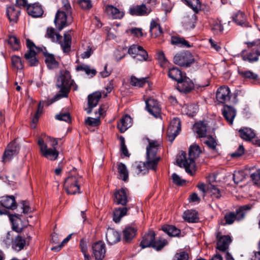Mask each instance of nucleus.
Returning a JSON list of instances; mask_svg holds the SVG:
<instances>
[{
	"instance_id": "2f4dec72",
	"label": "nucleus",
	"mask_w": 260,
	"mask_h": 260,
	"mask_svg": "<svg viewBox=\"0 0 260 260\" xmlns=\"http://www.w3.org/2000/svg\"><path fill=\"white\" fill-rule=\"evenodd\" d=\"M197 16L195 14H190L184 16L183 18L182 23L186 29H192L195 26Z\"/></svg>"
},
{
	"instance_id": "69168bd1",
	"label": "nucleus",
	"mask_w": 260,
	"mask_h": 260,
	"mask_svg": "<svg viewBox=\"0 0 260 260\" xmlns=\"http://www.w3.org/2000/svg\"><path fill=\"white\" fill-rule=\"evenodd\" d=\"M104 12L109 19H114V6L112 5H106Z\"/></svg>"
},
{
	"instance_id": "338daca9",
	"label": "nucleus",
	"mask_w": 260,
	"mask_h": 260,
	"mask_svg": "<svg viewBox=\"0 0 260 260\" xmlns=\"http://www.w3.org/2000/svg\"><path fill=\"white\" fill-rule=\"evenodd\" d=\"M172 178L173 182L178 186L183 185L186 182L185 180L181 179L180 177L176 173L172 174Z\"/></svg>"
},
{
	"instance_id": "c03bdc74",
	"label": "nucleus",
	"mask_w": 260,
	"mask_h": 260,
	"mask_svg": "<svg viewBox=\"0 0 260 260\" xmlns=\"http://www.w3.org/2000/svg\"><path fill=\"white\" fill-rule=\"evenodd\" d=\"M162 230L169 236L172 237L178 236L181 233L180 230L172 225H165L162 227Z\"/></svg>"
},
{
	"instance_id": "864d4df0",
	"label": "nucleus",
	"mask_w": 260,
	"mask_h": 260,
	"mask_svg": "<svg viewBox=\"0 0 260 260\" xmlns=\"http://www.w3.org/2000/svg\"><path fill=\"white\" fill-rule=\"evenodd\" d=\"M55 118L59 121H64L68 123L71 122V117L69 112H60L56 115Z\"/></svg>"
},
{
	"instance_id": "a211bd4d",
	"label": "nucleus",
	"mask_w": 260,
	"mask_h": 260,
	"mask_svg": "<svg viewBox=\"0 0 260 260\" xmlns=\"http://www.w3.org/2000/svg\"><path fill=\"white\" fill-rule=\"evenodd\" d=\"M176 88L180 92L187 93L193 89L194 84L188 77L185 76L177 82Z\"/></svg>"
},
{
	"instance_id": "2eb2a0df",
	"label": "nucleus",
	"mask_w": 260,
	"mask_h": 260,
	"mask_svg": "<svg viewBox=\"0 0 260 260\" xmlns=\"http://www.w3.org/2000/svg\"><path fill=\"white\" fill-rule=\"evenodd\" d=\"M146 107L148 112L156 118L160 115L161 109L158 102L152 98H149L146 101Z\"/></svg>"
},
{
	"instance_id": "1a4fd4ad",
	"label": "nucleus",
	"mask_w": 260,
	"mask_h": 260,
	"mask_svg": "<svg viewBox=\"0 0 260 260\" xmlns=\"http://www.w3.org/2000/svg\"><path fill=\"white\" fill-rule=\"evenodd\" d=\"M20 146L17 142L16 140L11 142L7 146L2 156V161L4 162L10 161L19 152Z\"/></svg>"
},
{
	"instance_id": "de8ad7c7",
	"label": "nucleus",
	"mask_w": 260,
	"mask_h": 260,
	"mask_svg": "<svg viewBox=\"0 0 260 260\" xmlns=\"http://www.w3.org/2000/svg\"><path fill=\"white\" fill-rule=\"evenodd\" d=\"M58 88H60V94H57L53 98L51 99V102L50 103H47V105H50L57 100H58L60 98L62 97H67L69 92L68 88L71 86H57Z\"/></svg>"
},
{
	"instance_id": "7c9ffc66",
	"label": "nucleus",
	"mask_w": 260,
	"mask_h": 260,
	"mask_svg": "<svg viewBox=\"0 0 260 260\" xmlns=\"http://www.w3.org/2000/svg\"><path fill=\"white\" fill-rule=\"evenodd\" d=\"M132 119L128 115L123 116L117 122V127L120 133L124 132L132 125Z\"/></svg>"
},
{
	"instance_id": "f3484780",
	"label": "nucleus",
	"mask_w": 260,
	"mask_h": 260,
	"mask_svg": "<svg viewBox=\"0 0 260 260\" xmlns=\"http://www.w3.org/2000/svg\"><path fill=\"white\" fill-rule=\"evenodd\" d=\"M231 91L227 86H221L219 87L216 92V99L219 103L224 104L230 100Z\"/></svg>"
},
{
	"instance_id": "6e6d98bb",
	"label": "nucleus",
	"mask_w": 260,
	"mask_h": 260,
	"mask_svg": "<svg viewBox=\"0 0 260 260\" xmlns=\"http://www.w3.org/2000/svg\"><path fill=\"white\" fill-rule=\"evenodd\" d=\"M189 255L187 252L183 250L178 251L173 256V260H188Z\"/></svg>"
},
{
	"instance_id": "9d476101",
	"label": "nucleus",
	"mask_w": 260,
	"mask_h": 260,
	"mask_svg": "<svg viewBox=\"0 0 260 260\" xmlns=\"http://www.w3.org/2000/svg\"><path fill=\"white\" fill-rule=\"evenodd\" d=\"M181 129V124L180 119L174 117L170 122L167 130V136L170 142H172L179 134Z\"/></svg>"
},
{
	"instance_id": "6e6552de",
	"label": "nucleus",
	"mask_w": 260,
	"mask_h": 260,
	"mask_svg": "<svg viewBox=\"0 0 260 260\" xmlns=\"http://www.w3.org/2000/svg\"><path fill=\"white\" fill-rule=\"evenodd\" d=\"M194 61L193 56L188 51L177 53L174 57V63L181 67H189Z\"/></svg>"
},
{
	"instance_id": "72a5a7b5",
	"label": "nucleus",
	"mask_w": 260,
	"mask_h": 260,
	"mask_svg": "<svg viewBox=\"0 0 260 260\" xmlns=\"http://www.w3.org/2000/svg\"><path fill=\"white\" fill-rule=\"evenodd\" d=\"M149 32L154 38L160 36L162 34V29L156 20L152 19L150 22Z\"/></svg>"
},
{
	"instance_id": "e433bc0d",
	"label": "nucleus",
	"mask_w": 260,
	"mask_h": 260,
	"mask_svg": "<svg viewBox=\"0 0 260 260\" xmlns=\"http://www.w3.org/2000/svg\"><path fill=\"white\" fill-rule=\"evenodd\" d=\"M36 51H27L24 54V58L30 67H36L39 64V60L36 57Z\"/></svg>"
},
{
	"instance_id": "79ce46f5",
	"label": "nucleus",
	"mask_w": 260,
	"mask_h": 260,
	"mask_svg": "<svg viewBox=\"0 0 260 260\" xmlns=\"http://www.w3.org/2000/svg\"><path fill=\"white\" fill-rule=\"evenodd\" d=\"M26 244V240L20 236L15 237L12 243V248L17 251H20L23 249Z\"/></svg>"
},
{
	"instance_id": "aec40b11",
	"label": "nucleus",
	"mask_w": 260,
	"mask_h": 260,
	"mask_svg": "<svg viewBox=\"0 0 260 260\" xmlns=\"http://www.w3.org/2000/svg\"><path fill=\"white\" fill-rule=\"evenodd\" d=\"M102 97V93L95 91L88 96V107L85 109L87 114L92 112L93 108L96 107Z\"/></svg>"
},
{
	"instance_id": "f8f14e48",
	"label": "nucleus",
	"mask_w": 260,
	"mask_h": 260,
	"mask_svg": "<svg viewBox=\"0 0 260 260\" xmlns=\"http://www.w3.org/2000/svg\"><path fill=\"white\" fill-rule=\"evenodd\" d=\"M106 253V246L104 242L99 241L92 245V256L95 260H103Z\"/></svg>"
},
{
	"instance_id": "9b49d317",
	"label": "nucleus",
	"mask_w": 260,
	"mask_h": 260,
	"mask_svg": "<svg viewBox=\"0 0 260 260\" xmlns=\"http://www.w3.org/2000/svg\"><path fill=\"white\" fill-rule=\"evenodd\" d=\"M215 236L217 240L216 248L220 251H225L232 242L231 237L229 235H222L218 230L216 232Z\"/></svg>"
},
{
	"instance_id": "8fccbe9b",
	"label": "nucleus",
	"mask_w": 260,
	"mask_h": 260,
	"mask_svg": "<svg viewBox=\"0 0 260 260\" xmlns=\"http://www.w3.org/2000/svg\"><path fill=\"white\" fill-rule=\"evenodd\" d=\"M184 1L195 13H198L201 10V4L199 0H184Z\"/></svg>"
},
{
	"instance_id": "49530a36",
	"label": "nucleus",
	"mask_w": 260,
	"mask_h": 260,
	"mask_svg": "<svg viewBox=\"0 0 260 260\" xmlns=\"http://www.w3.org/2000/svg\"><path fill=\"white\" fill-rule=\"evenodd\" d=\"M51 102V99L47 100L46 101L40 102V103L38 105V109L36 111L35 115L34 116L32 119V122L35 125L37 124L38 122L40 116L41 114L42 113L43 109L44 107V106H48L49 105H47V103H50Z\"/></svg>"
},
{
	"instance_id": "412c9836",
	"label": "nucleus",
	"mask_w": 260,
	"mask_h": 260,
	"mask_svg": "<svg viewBox=\"0 0 260 260\" xmlns=\"http://www.w3.org/2000/svg\"><path fill=\"white\" fill-rule=\"evenodd\" d=\"M241 55L243 60L250 63L257 61L260 56L254 50L249 48L247 50H243Z\"/></svg>"
},
{
	"instance_id": "13d9d810",
	"label": "nucleus",
	"mask_w": 260,
	"mask_h": 260,
	"mask_svg": "<svg viewBox=\"0 0 260 260\" xmlns=\"http://www.w3.org/2000/svg\"><path fill=\"white\" fill-rule=\"evenodd\" d=\"M247 47L252 48L260 55V39L246 43Z\"/></svg>"
},
{
	"instance_id": "ddd939ff",
	"label": "nucleus",
	"mask_w": 260,
	"mask_h": 260,
	"mask_svg": "<svg viewBox=\"0 0 260 260\" xmlns=\"http://www.w3.org/2000/svg\"><path fill=\"white\" fill-rule=\"evenodd\" d=\"M127 53L133 58H137L141 61L146 60L148 54L143 47L138 45H133L129 47Z\"/></svg>"
},
{
	"instance_id": "4be33fe9",
	"label": "nucleus",
	"mask_w": 260,
	"mask_h": 260,
	"mask_svg": "<svg viewBox=\"0 0 260 260\" xmlns=\"http://www.w3.org/2000/svg\"><path fill=\"white\" fill-rule=\"evenodd\" d=\"M155 239V234L153 231H149L143 237L140 246L142 249L151 247Z\"/></svg>"
},
{
	"instance_id": "0eeeda50",
	"label": "nucleus",
	"mask_w": 260,
	"mask_h": 260,
	"mask_svg": "<svg viewBox=\"0 0 260 260\" xmlns=\"http://www.w3.org/2000/svg\"><path fill=\"white\" fill-rule=\"evenodd\" d=\"M67 15L64 11L60 10H58L55 14L54 23L59 31L69 26L73 21V18L70 17L68 18Z\"/></svg>"
},
{
	"instance_id": "a18cd8bd",
	"label": "nucleus",
	"mask_w": 260,
	"mask_h": 260,
	"mask_svg": "<svg viewBox=\"0 0 260 260\" xmlns=\"http://www.w3.org/2000/svg\"><path fill=\"white\" fill-rule=\"evenodd\" d=\"M171 43L173 45H175L181 47L190 48L192 46V45H190L189 42L185 40L183 38L177 36L172 37Z\"/></svg>"
},
{
	"instance_id": "f704fd0d",
	"label": "nucleus",
	"mask_w": 260,
	"mask_h": 260,
	"mask_svg": "<svg viewBox=\"0 0 260 260\" xmlns=\"http://www.w3.org/2000/svg\"><path fill=\"white\" fill-rule=\"evenodd\" d=\"M183 218L190 223H196L199 220L198 213L195 210H187L184 211Z\"/></svg>"
},
{
	"instance_id": "4c0bfd02",
	"label": "nucleus",
	"mask_w": 260,
	"mask_h": 260,
	"mask_svg": "<svg viewBox=\"0 0 260 260\" xmlns=\"http://www.w3.org/2000/svg\"><path fill=\"white\" fill-rule=\"evenodd\" d=\"M240 137L247 141H249L254 138L255 134L251 128L244 127L239 130Z\"/></svg>"
},
{
	"instance_id": "bf43d9fd",
	"label": "nucleus",
	"mask_w": 260,
	"mask_h": 260,
	"mask_svg": "<svg viewBox=\"0 0 260 260\" xmlns=\"http://www.w3.org/2000/svg\"><path fill=\"white\" fill-rule=\"evenodd\" d=\"M244 173L243 171H235L233 174V180L236 184H238L245 179Z\"/></svg>"
},
{
	"instance_id": "a878e982",
	"label": "nucleus",
	"mask_w": 260,
	"mask_h": 260,
	"mask_svg": "<svg viewBox=\"0 0 260 260\" xmlns=\"http://www.w3.org/2000/svg\"><path fill=\"white\" fill-rule=\"evenodd\" d=\"M233 20L237 24L243 27H248L247 16L244 12L239 11L234 13L232 16Z\"/></svg>"
},
{
	"instance_id": "f03ea898",
	"label": "nucleus",
	"mask_w": 260,
	"mask_h": 260,
	"mask_svg": "<svg viewBox=\"0 0 260 260\" xmlns=\"http://www.w3.org/2000/svg\"><path fill=\"white\" fill-rule=\"evenodd\" d=\"M201 152V148L198 145H192L189 148L188 158H186L185 152H182L177 159V162L180 167L184 168L187 173L193 175L192 170L196 166L194 160L199 157Z\"/></svg>"
},
{
	"instance_id": "7ed1b4c3",
	"label": "nucleus",
	"mask_w": 260,
	"mask_h": 260,
	"mask_svg": "<svg viewBox=\"0 0 260 260\" xmlns=\"http://www.w3.org/2000/svg\"><path fill=\"white\" fill-rule=\"evenodd\" d=\"M126 188H122L115 192V199L117 205H122V207L115 208V223H119L121 218L127 215L130 208L125 206L128 202Z\"/></svg>"
},
{
	"instance_id": "774afa93",
	"label": "nucleus",
	"mask_w": 260,
	"mask_h": 260,
	"mask_svg": "<svg viewBox=\"0 0 260 260\" xmlns=\"http://www.w3.org/2000/svg\"><path fill=\"white\" fill-rule=\"evenodd\" d=\"M250 177L254 184L260 185V169L251 174Z\"/></svg>"
},
{
	"instance_id": "6ab92c4d",
	"label": "nucleus",
	"mask_w": 260,
	"mask_h": 260,
	"mask_svg": "<svg viewBox=\"0 0 260 260\" xmlns=\"http://www.w3.org/2000/svg\"><path fill=\"white\" fill-rule=\"evenodd\" d=\"M72 31V29L66 31L63 34V41L62 42V39H60L59 41L57 42V43L60 45L62 51L64 53H68L71 51L72 44L71 32Z\"/></svg>"
},
{
	"instance_id": "20e7f679",
	"label": "nucleus",
	"mask_w": 260,
	"mask_h": 260,
	"mask_svg": "<svg viewBox=\"0 0 260 260\" xmlns=\"http://www.w3.org/2000/svg\"><path fill=\"white\" fill-rule=\"evenodd\" d=\"M57 144L58 142L56 140L54 139L52 144L54 148H48L47 144L45 143L44 140L42 138H39L38 141V144L40 148L42 154L51 160H55L58 156V152L54 147Z\"/></svg>"
},
{
	"instance_id": "39448f33",
	"label": "nucleus",
	"mask_w": 260,
	"mask_h": 260,
	"mask_svg": "<svg viewBox=\"0 0 260 260\" xmlns=\"http://www.w3.org/2000/svg\"><path fill=\"white\" fill-rule=\"evenodd\" d=\"M81 177L74 175L68 176L64 180L63 187L68 194L80 193V185L79 184Z\"/></svg>"
},
{
	"instance_id": "f257e3e1",
	"label": "nucleus",
	"mask_w": 260,
	"mask_h": 260,
	"mask_svg": "<svg viewBox=\"0 0 260 260\" xmlns=\"http://www.w3.org/2000/svg\"><path fill=\"white\" fill-rule=\"evenodd\" d=\"M148 143L146 147V162H136L133 165L135 171L138 175L146 174L150 169L156 171L157 164L160 160V156L157 155L160 147L158 142L148 139Z\"/></svg>"
},
{
	"instance_id": "dca6fc26",
	"label": "nucleus",
	"mask_w": 260,
	"mask_h": 260,
	"mask_svg": "<svg viewBox=\"0 0 260 260\" xmlns=\"http://www.w3.org/2000/svg\"><path fill=\"white\" fill-rule=\"evenodd\" d=\"M117 178L124 182L129 180V171L126 165L120 161L116 162Z\"/></svg>"
},
{
	"instance_id": "423d86ee",
	"label": "nucleus",
	"mask_w": 260,
	"mask_h": 260,
	"mask_svg": "<svg viewBox=\"0 0 260 260\" xmlns=\"http://www.w3.org/2000/svg\"><path fill=\"white\" fill-rule=\"evenodd\" d=\"M17 206L15 198L14 196L3 197L0 200V215H8L10 210H15Z\"/></svg>"
},
{
	"instance_id": "3c124183",
	"label": "nucleus",
	"mask_w": 260,
	"mask_h": 260,
	"mask_svg": "<svg viewBox=\"0 0 260 260\" xmlns=\"http://www.w3.org/2000/svg\"><path fill=\"white\" fill-rule=\"evenodd\" d=\"M238 74L244 78L252 80H257L258 78L257 75L250 70H239Z\"/></svg>"
},
{
	"instance_id": "0e129e2a",
	"label": "nucleus",
	"mask_w": 260,
	"mask_h": 260,
	"mask_svg": "<svg viewBox=\"0 0 260 260\" xmlns=\"http://www.w3.org/2000/svg\"><path fill=\"white\" fill-rule=\"evenodd\" d=\"M79 247L81 251L84 254V257H85L86 256H90L89 254L87 253L88 248L86 239L82 238L80 240Z\"/></svg>"
},
{
	"instance_id": "a19ab883",
	"label": "nucleus",
	"mask_w": 260,
	"mask_h": 260,
	"mask_svg": "<svg viewBox=\"0 0 260 260\" xmlns=\"http://www.w3.org/2000/svg\"><path fill=\"white\" fill-rule=\"evenodd\" d=\"M21 215L19 214H9V219L12 222V228L13 231L17 233H21L22 231V228L20 227L17 223L18 220L21 221Z\"/></svg>"
},
{
	"instance_id": "4d7b16f0",
	"label": "nucleus",
	"mask_w": 260,
	"mask_h": 260,
	"mask_svg": "<svg viewBox=\"0 0 260 260\" xmlns=\"http://www.w3.org/2000/svg\"><path fill=\"white\" fill-rule=\"evenodd\" d=\"M224 220L225 221V224H232L235 221H237V218L236 217L235 212H230L226 213L224 216Z\"/></svg>"
},
{
	"instance_id": "c9c22d12",
	"label": "nucleus",
	"mask_w": 260,
	"mask_h": 260,
	"mask_svg": "<svg viewBox=\"0 0 260 260\" xmlns=\"http://www.w3.org/2000/svg\"><path fill=\"white\" fill-rule=\"evenodd\" d=\"M168 75L169 78L177 81V82H178L186 76L185 73L183 74L181 70L176 67L169 69Z\"/></svg>"
},
{
	"instance_id": "052dcab7",
	"label": "nucleus",
	"mask_w": 260,
	"mask_h": 260,
	"mask_svg": "<svg viewBox=\"0 0 260 260\" xmlns=\"http://www.w3.org/2000/svg\"><path fill=\"white\" fill-rule=\"evenodd\" d=\"M100 123L99 117L95 118L88 117L85 120V123L90 126H97L100 124Z\"/></svg>"
},
{
	"instance_id": "b1692460",
	"label": "nucleus",
	"mask_w": 260,
	"mask_h": 260,
	"mask_svg": "<svg viewBox=\"0 0 260 260\" xmlns=\"http://www.w3.org/2000/svg\"><path fill=\"white\" fill-rule=\"evenodd\" d=\"M26 10L28 14L34 18L41 17L44 12L42 6L38 3L29 4Z\"/></svg>"
},
{
	"instance_id": "393cba45",
	"label": "nucleus",
	"mask_w": 260,
	"mask_h": 260,
	"mask_svg": "<svg viewBox=\"0 0 260 260\" xmlns=\"http://www.w3.org/2000/svg\"><path fill=\"white\" fill-rule=\"evenodd\" d=\"M118 139L120 142L119 150L117 153L118 155L119 156L120 158H129L131 154L125 145L124 138L121 136H118Z\"/></svg>"
},
{
	"instance_id": "603ef678",
	"label": "nucleus",
	"mask_w": 260,
	"mask_h": 260,
	"mask_svg": "<svg viewBox=\"0 0 260 260\" xmlns=\"http://www.w3.org/2000/svg\"><path fill=\"white\" fill-rule=\"evenodd\" d=\"M147 83L146 78H137L135 76H132L130 80V84L132 86L142 87Z\"/></svg>"
},
{
	"instance_id": "09e8293b",
	"label": "nucleus",
	"mask_w": 260,
	"mask_h": 260,
	"mask_svg": "<svg viewBox=\"0 0 260 260\" xmlns=\"http://www.w3.org/2000/svg\"><path fill=\"white\" fill-rule=\"evenodd\" d=\"M168 241L165 239L154 240L151 248L157 251L161 250L167 245Z\"/></svg>"
},
{
	"instance_id": "58836bf2",
	"label": "nucleus",
	"mask_w": 260,
	"mask_h": 260,
	"mask_svg": "<svg viewBox=\"0 0 260 260\" xmlns=\"http://www.w3.org/2000/svg\"><path fill=\"white\" fill-rule=\"evenodd\" d=\"M45 37L50 39L52 42L57 43L62 39V36L55 32V29L52 27H48L47 29Z\"/></svg>"
},
{
	"instance_id": "c85d7f7f",
	"label": "nucleus",
	"mask_w": 260,
	"mask_h": 260,
	"mask_svg": "<svg viewBox=\"0 0 260 260\" xmlns=\"http://www.w3.org/2000/svg\"><path fill=\"white\" fill-rule=\"evenodd\" d=\"M207 125L206 121L197 122L193 125V131L197 134L199 137L205 138L207 132Z\"/></svg>"
},
{
	"instance_id": "e2e57ef3",
	"label": "nucleus",
	"mask_w": 260,
	"mask_h": 260,
	"mask_svg": "<svg viewBox=\"0 0 260 260\" xmlns=\"http://www.w3.org/2000/svg\"><path fill=\"white\" fill-rule=\"evenodd\" d=\"M204 142L211 149L214 150L216 149L217 143L216 140L212 137H207Z\"/></svg>"
},
{
	"instance_id": "bb28decb",
	"label": "nucleus",
	"mask_w": 260,
	"mask_h": 260,
	"mask_svg": "<svg viewBox=\"0 0 260 260\" xmlns=\"http://www.w3.org/2000/svg\"><path fill=\"white\" fill-rule=\"evenodd\" d=\"M20 13V9L16 6H12L7 7V15L11 22L15 23L18 20Z\"/></svg>"
},
{
	"instance_id": "680f3d73",
	"label": "nucleus",
	"mask_w": 260,
	"mask_h": 260,
	"mask_svg": "<svg viewBox=\"0 0 260 260\" xmlns=\"http://www.w3.org/2000/svg\"><path fill=\"white\" fill-rule=\"evenodd\" d=\"M8 43L15 50H18L20 48L19 41L15 36H10L8 40Z\"/></svg>"
},
{
	"instance_id": "5fc2aeb1",
	"label": "nucleus",
	"mask_w": 260,
	"mask_h": 260,
	"mask_svg": "<svg viewBox=\"0 0 260 260\" xmlns=\"http://www.w3.org/2000/svg\"><path fill=\"white\" fill-rule=\"evenodd\" d=\"M12 64L17 70L23 69V65L21 58L17 55H13L11 57Z\"/></svg>"
},
{
	"instance_id": "4468645a",
	"label": "nucleus",
	"mask_w": 260,
	"mask_h": 260,
	"mask_svg": "<svg viewBox=\"0 0 260 260\" xmlns=\"http://www.w3.org/2000/svg\"><path fill=\"white\" fill-rule=\"evenodd\" d=\"M152 11L151 8H148L144 4L132 6L128 9V13L132 16H147Z\"/></svg>"
},
{
	"instance_id": "ea45409f",
	"label": "nucleus",
	"mask_w": 260,
	"mask_h": 260,
	"mask_svg": "<svg viewBox=\"0 0 260 260\" xmlns=\"http://www.w3.org/2000/svg\"><path fill=\"white\" fill-rule=\"evenodd\" d=\"M137 230L133 227H127L123 231V240L126 243H129L136 235Z\"/></svg>"
},
{
	"instance_id": "5701e85b",
	"label": "nucleus",
	"mask_w": 260,
	"mask_h": 260,
	"mask_svg": "<svg viewBox=\"0 0 260 260\" xmlns=\"http://www.w3.org/2000/svg\"><path fill=\"white\" fill-rule=\"evenodd\" d=\"M222 114L227 122L232 125L236 115V110L232 106L225 105L222 109Z\"/></svg>"
},
{
	"instance_id": "c756f323",
	"label": "nucleus",
	"mask_w": 260,
	"mask_h": 260,
	"mask_svg": "<svg viewBox=\"0 0 260 260\" xmlns=\"http://www.w3.org/2000/svg\"><path fill=\"white\" fill-rule=\"evenodd\" d=\"M252 206L251 204H247L238 207L235 212L237 221H239L243 220L247 213L252 209Z\"/></svg>"
},
{
	"instance_id": "cd10ccee",
	"label": "nucleus",
	"mask_w": 260,
	"mask_h": 260,
	"mask_svg": "<svg viewBox=\"0 0 260 260\" xmlns=\"http://www.w3.org/2000/svg\"><path fill=\"white\" fill-rule=\"evenodd\" d=\"M70 73L68 71H63L61 72L60 75L59 76L57 82V86H71L73 81L71 80Z\"/></svg>"
},
{
	"instance_id": "473e14b6",
	"label": "nucleus",
	"mask_w": 260,
	"mask_h": 260,
	"mask_svg": "<svg viewBox=\"0 0 260 260\" xmlns=\"http://www.w3.org/2000/svg\"><path fill=\"white\" fill-rule=\"evenodd\" d=\"M44 56L45 57V62L49 69H53L58 67L59 63L56 60L53 54L45 52H44Z\"/></svg>"
},
{
	"instance_id": "37998d69",
	"label": "nucleus",
	"mask_w": 260,
	"mask_h": 260,
	"mask_svg": "<svg viewBox=\"0 0 260 260\" xmlns=\"http://www.w3.org/2000/svg\"><path fill=\"white\" fill-rule=\"evenodd\" d=\"M77 71H83L91 78L94 77L96 74V71L94 69H91L90 66L86 64H82L76 67Z\"/></svg>"
}]
</instances>
